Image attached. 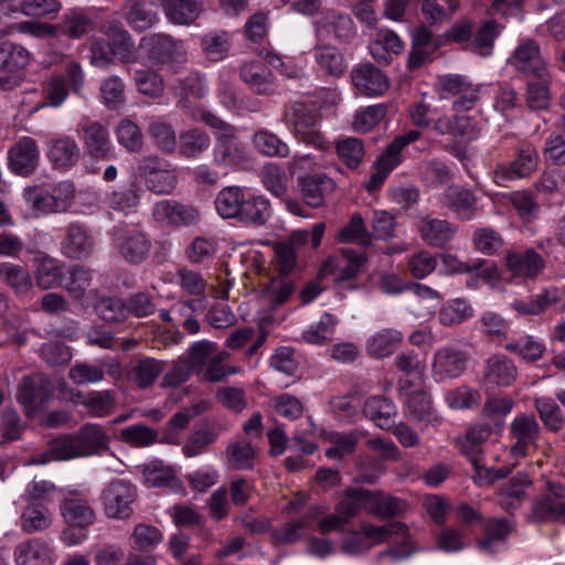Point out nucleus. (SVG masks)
<instances>
[{
  "label": "nucleus",
  "instance_id": "39",
  "mask_svg": "<svg viewBox=\"0 0 565 565\" xmlns=\"http://www.w3.org/2000/svg\"><path fill=\"white\" fill-rule=\"evenodd\" d=\"M308 232L299 231L292 234L287 243L278 244L276 247V256L274 266L280 276L288 275L297 266L296 245H300L307 241Z\"/></svg>",
  "mask_w": 565,
  "mask_h": 565
},
{
  "label": "nucleus",
  "instance_id": "64",
  "mask_svg": "<svg viewBox=\"0 0 565 565\" xmlns=\"http://www.w3.org/2000/svg\"><path fill=\"white\" fill-rule=\"evenodd\" d=\"M68 274L70 278L65 285L66 290L74 299L85 305L93 280V271L82 265H75L70 269Z\"/></svg>",
  "mask_w": 565,
  "mask_h": 565
},
{
  "label": "nucleus",
  "instance_id": "28",
  "mask_svg": "<svg viewBox=\"0 0 565 565\" xmlns=\"http://www.w3.org/2000/svg\"><path fill=\"white\" fill-rule=\"evenodd\" d=\"M95 247V243L87 230L79 224L67 227L66 236L62 243V253L73 259L88 257Z\"/></svg>",
  "mask_w": 565,
  "mask_h": 565
},
{
  "label": "nucleus",
  "instance_id": "43",
  "mask_svg": "<svg viewBox=\"0 0 565 565\" xmlns=\"http://www.w3.org/2000/svg\"><path fill=\"white\" fill-rule=\"evenodd\" d=\"M406 395L407 415L416 422L436 425L439 423V416L435 413L429 395L423 391L413 392Z\"/></svg>",
  "mask_w": 565,
  "mask_h": 565
},
{
  "label": "nucleus",
  "instance_id": "29",
  "mask_svg": "<svg viewBox=\"0 0 565 565\" xmlns=\"http://www.w3.org/2000/svg\"><path fill=\"white\" fill-rule=\"evenodd\" d=\"M60 510L66 524L77 530H87L96 520L94 509L82 498H66Z\"/></svg>",
  "mask_w": 565,
  "mask_h": 565
},
{
  "label": "nucleus",
  "instance_id": "61",
  "mask_svg": "<svg viewBox=\"0 0 565 565\" xmlns=\"http://www.w3.org/2000/svg\"><path fill=\"white\" fill-rule=\"evenodd\" d=\"M370 490L363 488H349L345 490L342 500L337 504V511L342 513L350 521L360 511L369 513Z\"/></svg>",
  "mask_w": 565,
  "mask_h": 565
},
{
  "label": "nucleus",
  "instance_id": "57",
  "mask_svg": "<svg viewBox=\"0 0 565 565\" xmlns=\"http://www.w3.org/2000/svg\"><path fill=\"white\" fill-rule=\"evenodd\" d=\"M148 135L163 152L173 153L178 141L173 127L163 118L153 117L148 122Z\"/></svg>",
  "mask_w": 565,
  "mask_h": 565
},
{
  "label": "nucleus",
  "instance_id": "17",
  "mask_svg": "<svg viewBox=\"0 0 565 565\" xmlns=\"http://www.w3.org/2000/svg\"><path fill=\"white\" fill-rule=\"evenodd\" d=\"M312 56L318 70L323 75L341 77L348 71L349 62L335 45L329 43L317 44L312 50Z\"/></svg>",
  "mask_w": 565,
  "mask_h": 565
},
{
  "label": "nucleus",
  "instance_id": "11",
  "mask_svg": "<svg viewBox=\"0 0 565 565\" xmlns=\"http://www.w3.org/2000/svg\"><path fill=\"white\" fill-rule=\"evenodd\" d=\"M13 559L15 565H54L56 555L51 542L32 537L15 546Z\"/></svg>",
  "mask_w": 565,
  "mask_h": 565
},
{
  "label": "nucleus",
  "instance_id": "13",
  "mask_svg": "<svg viewBox=\"0 0 565 565\" xmlns=\"http://www.w3.org/2000/svg\"><path fill=\"white\" fill-rule=\"evenodd\" d=\"M51 382L40 373L23 376L19 386L18 401L24 405L26 416L32 417L50 395Z\"/></svg>",
  "mask_w": 565,
  "mask_h": 565
},
{
  "label": "nucleus",
  "instance_id": "52",
  "mask_svg": "<svg viewBox=\"0 0 565 565\" xmlns=\"http://www.w3.org/2000/svg\"><path fill=\"white\" fill-rule=\"evenodd\" d=\"M211 146L210 136L198 128L182 131L179 135L178 149L182 157L186 159L198 158Z\"/></svg>",
  "mask_w": 565,
  "mask_h": 565
},
{
  "label": "nucleus",
  "instance_id": "51",
  "mask_svg": "<svg viewBox=\"0 0 565 565\" xmlns=\"http://www.w3.org/2000/svg\"><path fill=\"white\" fill-rule=\"evenodd\" d=\"M552 76L545 73L542 76L532 77L527 82L525 102L529 108L534 110L546 109L551 104Z\"/></svg>",
  "mask_w": 565,
  "mask_h": 565
},
{
  "label": "nucleus",
  "instance_id": "19",
  "mask_svg": "<svg viewBox=\"0 0 565 565\" xmlns=\"http://www.w3.org/2000/svg\"><path fill=\"white\" fill-rule=\"evenodd\" d=\"M489 198L494 204L510 203L519 217L524 222H531L540 214L541 206L529 190H518L508 193H490Z\"/></svg>",
  "mask_w": 565,
  "mask_h": 565
},
{
  "label": "nucleus",
  "instance_id": "16",
  "mask_svg": "<svg viewBox=\"0 0 565 565\" xmlns=\"http://www.w3.org/2000/svg\"><path fill=\"white\" fill-rule=\"evenodd\" d=\"M364 263L365 257L362 253H356L351 248H342L339 254L328 259L323 271L333 275L335 280H348L359 275Z\"/></svg>",
  "mask_w": 565,
  "mask_h": 565
},
{
  "label": "nucleus",
  "instance_id": "37",
  "mask_svg": "<svg viewBox=\"0 0 565 565\" xmlns=\"http://www.w3.org/2000/svg\"><path fill=\"white\" fill-rule=\"evenodd\" d=\"M127 23L137 32H143L159 22L157 12L142 0H127L122 7Z\"/></svg>",
  "mask_w": 565,
  "mask_h": 565
},
{
  "label": "nucleus",
  "instance_id": "21",
  "mask_svg": "<svg viewBox=\"0 0 565 565\" xmlns=\"http://www.w3.org/2000/svg\"><path fill=\"white\" fill-rule=\"evenodd\" d=\"M518 371L513 361L502 354L489 358L483 367L482 382L486 386H509L515 377Z\"/></svg>",
  "mask_w": 565,
  "mask_h": 565
},
{
  "label": "nucleus",
  "instance_id": "27",
  "mask_svg": "<svg viewBox=\"0 0 565 565\" xmlns=\"http://www.w3.org/2000/svg\"><path fill=\"white\" fill-rule=\"evenodd\" d=\"M422 239L429 246L441 247L452 239L457 226L446 220L422 217L417 223Z\"/></svg>",
  "mask_w": 565,
  "mask_h": 565
},
{
  "label": "nucleus",
  "instance_id": "46",
  "mask_svg": "<svg viewBox=\"0 0 565 565\" xmlns=\"http://www.w3.org/2000/svg\"><path fill=\"white\" fill-rule=\"evenodd\" d=\"M363 412L377 427L387 429L394 423L396 407L386 397L372 396L365 401Z\"/></svg>",
  "mask_w": 565,
  "mask_h": 565
},
{
  "label": "nucleus",
  "instance_id": "59",
  "mask_svg": "<svg viewBox=\"0 0 565 565\" xmlns=\"http://www.w3.org/2000/svg\"><path fill=\"white\" fill-rule=\"evenodd\" d=\"M118 438L135 448H147L157 443H161L159 433L143 424H134L122 428Z\"/></svg>",
  "mask_w": 565,
  "mask_h": 565
},
{
  "label": "nucleus",
  "instance_id": "3",
  "mask_svg": "<svg viewBox=\"0 0 565 565\" xmlns=\"http://www.w3.org/2000/svg\"><path fill=\"white\" fill-rule=\"evenodd\" d=\"M287 129L300 142L318 150L328 149V141L320 130L318 114L302 103H294L284 115Z\"/></svg>",
  "mask_w": 565,
  "mask_h": 565
},
{
  "label": "nucleus",
  "instance_id": "53",
  "mask_svg": "<svg viewBox=\"0 0 565 565\" xmlns=\"http://www.w3.org/2000/svg\"><path fill=\"white\" fill-rule=\"evenodd\" d=\"M96 23V17L83 9H71L63 15L61 28L65 35L79 39L84 36Z\"/></svg>",
  "mask_w": 565,
  "mask_h": 565
},
{
  "label": "nucleus",
  "instance_id": "45",
  "mask_svg": "<svg viewBox=\"0 0 565 565\" xmlns=\"http://www.w3.org/2000/svg\"><path fill=\"white\" fill-rule=\"evenodd\" d=\"M406 511V503L383 491H370L369 514L381 519H392Z\"/></svg>",
  "mask_w": 565,
  "mask_h": 565
},
{
  "label": "nucleus",
  "instance_id": "62",
  "mask_svg": "<svg viewBox=\"0 0 565 565\" xmlns=\"http://www.w3.org/2000/svg\"><path fill=\"white\" fill-rule=\"evenodd\" d=\"M531 484L525 473H518L500 490V504L505 510L518 508L525 497V489Z\"/></svg>",
  "mask_w": 565,
  "mask_h": 565
},
{
  "label": "nucleus",
  "instance_id": "31",
  "mask_svg": "<svg viewBox=\"0 0 565 565\" xmlns=\"http://www.w3.org/2000/svg\"><path fill=\"white\" fill-rule=\"evenodd\" d=\"M105 34L110 41L114 56H117L121 63L126 64L137 62L135 42L120 22L111 21L106 26Z\"/></svg>",
  "mask_w": 565,
  "mask_h": 565
},
{
  "label": "nucleus",
  "instance_id": "20",
  "mask_svg": "<svg viewBox=\"0 0 565 565\" xmlns=\"http://www.w3.org/2000/svg\"><path fill=\"white\" fill-rule=\"evenodd\" d=\"M84 457L77 434L64 435L50 443L47 450L34 457L30 463L45 465L53 460H70Z\"/></svg>",
  "mask_w": 565,
  "mask_h": 565
},
{
  "label": "nucleus",
  "instance_id": "6",
  "mask_svg": "<svg viewBox=\"0 0 565 565\" xmlns=\"http://www.w3.org/2000/svg\"><path fill=\"white\" fill-rule=\"evenodd\" d=\"M539 153L536 149L526 145L518 150L516 157L509 163L498 164L493 171V181L498 185L531 175L537 168Z\"/></svg>",
  "mask_w": 565,
  "mask_h": 565
},
{
  "label": "nucleus",
  "instance_id": "40",
  "mask_svg": "<svg viewBox=\"0 0 565 565\" xmlns=\"http://www.w3.org/2000/svg\"><path fill=\"white\" fill-rule=\"evenodd\" d=\"M270 216V203L262 195L245 192L238 221L245 224L263 225Z\"/></svg>",
  "mask_w": 565,
  "mask_h": 565
},
{
  "label": "nucleus",
  "instance_id": "9",
  "mask_svg": "<svg viewBox=\"0 0 565 565\" xmlns=\"http://www.w3.org/2000/svg\"><path fill=\"white\" fill-rule=\"evenodd\" d=\"M115 245L122 258L132 264L143 262L151 248L147 235L139 228L129 226L115 230Z\"/></svg>",
  "mask_w": 565,
  "mask_h": 565
},
{
  "label": "nucleus",
  "instance_id": "5",
  "mask_svg": "<svg viewBox=\"0 0 565 565\" xmlns=\"http://www.w3.org/2000/svg\"><path fill=\"white\" fill-rule=\"evenodd\" d=\"M136 488L128 481L115 480L102 492L104 514L108 519L127 520L132 513L136 500Z\"/></svg>",
  "mask_w": 565,
  "mask_h": 565
},
{
  "label": "nucleus",
  "instance_id": "15",
  "mask_svg": "<svg viewBox=\"0 0 565 565\" xmlns=\"http://www.w3.org/2000/svg\"><path fill=\"white\" fill-rule=\"evenodd\" d=\"M351 79L356 90L366 96L383 95L390 87L386 75L371 64L355 66Z\"/></svg>",
  "mask_w": 565,
  "mask_h": 565
},
{
  "label": "nucleus",
  "instance_id": "4",
  "mask_svg": "<svg viewBox=\"0 0 565 565\" xmlns=\"http://www.w3.org/2000/svg\"><path fill=\"white\" fill-rule=\"evenodd\" d=\"M138 174L149 191L171 194L178 184L177 168L157 156L143 158L138 164Z\"/></svg>",
  "mask_w": 565,
  "mask_h": 565
},
{
  "label": "nucleus",
  "instance_id": "26",
  "mask_svg": "<svg viewBox=\"0 0 565 565\" xmlns=\"http://www.w3.org/2000/svg\"><path fill=\"white\" fill-rule=\"evenodd\" d=\"M167 20L174 25H191L204 12L203 0H169L162 9Z\"/></svg>",
  "mask_w": 565,
  "mask_h": 565
},
{
  "label": "nucleus",
  "instance_id": "23",
  "mask_svg": "<svg viewBox=\"0 0 565 565\" xmlns=\"http://www.w3.org/2000/svg\"><path fill=\"white\" fill-rule=\"evenodd\" d=\"M394 364L402 376L398 381L401 392H407L423 382L426 365L418 354L401 352L394 359Z\"/></svg>",
  "mask_w": 565,
  "mask_h": 565
},
{
  "label": "nucleus",
  "instance_id": "55",
  "mask_svg": "<svg viewBox=\"0 0 565 565\" xmlns=\"http://www.w3.org/2000/svg\"><path fill=\"white\" fill-rule=\"evenodd\" d=\"M245 191L236 185L223 188L215 198L216 212L223 218H238Z\"/></svg>",
  "mask_w": 565,
  "mask_h": 565
},
{
  "label": "nucleus",
  "instance_id": "30",
  "mask_svg": "<svg viewBox=\"0 0 565 565\" xmlns=\"http://www.w3.org/2000/svg\"><path fill=\"white\" fill-rule=\"evenodd\" d=\"M443 200L460 220H471L478 211V199L471 191L459 185L447 188Z\"/></svg>",
  "mask_w": 565,
  "mask_h": 565
},
{
  "label": "nucleus",
  "instance_id": "12",
  "mask_svg": "<svg viewBox=\"0 0 565 565\" xmlns=\"http://www.w3.org/2000/svg\"><path fill=\"white\" fill-rule=\"evenodd\" d=\"M40 160V150L36 141L31 137L19 139L8 152L9 169L18 175L32 174Z\"/></svg>",
  "mask_w": 565,
  "mask_h": 565
},
{
  "label": "nucleus",
  "instance_id": "34",
  "mask_svg": "<svg viewBox=\"0 0 565 565\" xmlns=\"http://www.w3.org/2000/svg\"><path fill=\"white\" fill-rule=\"evenodd\" d=\"M403 333L399 330L385 328L373 333L366 341V352L376 359L392 355L403 342Z\"/></svg>",
  "mask_w": 565,
  "mask_h": 565
},
{
  "label": "nucleus",
  "instance_id": "8",
  "mask_svg": "<svg viewBox=\"0 0 565 565\" xmlns=\"http://www.w3.org/2000/svg\"><path fill=\"white\" fill-rule=\"evenodd\" d=\"M508 64L516 72L529 77L542 76L548 73L546 61L542 56L540 47L532 40L521 41L508 58Z\"/></svg>",
  "mask_w": 565,
  "mask_h": 565
},
{
  "label": "nucleus",
  "instance_id": "24",
  "mask_svg": "<svg viewBox=\"0 0 565 565\" xmlns=\"http://www.w3.org/2000/svg\"><path fill=\"white\" fill-rule=\"evenodd\" d=\"M77 131L90 156L105 158L108 154L110 150L108 131L102 124L83 119L78 124Z\"/></svg>",
  "mask_w": 565,
  "mask_h": 565
},
{
  "label": "nucleus",
  "instance_id": "48",
  "mask_svg": "<svg viewBox=\"0 0 565 565\" xmlns=\"http://www.w3.org/2000/svg\"><path fill=\"white\" fill-rule=\"evenodd\" d=\"M328 26L334 38L348 42L355 35L353 20L347 13L335 10H329L321 20L317 22V32L321 33V29Z\"/></svg>",
  "mask_w": 565,
  "mask_h": 565
},
{
  "label": "nucleus",
  "instance_id": "14",
  "mask_svg": "<svg viewBox=\"0 0 565 565\" xmlns=\"http://www.w3.org/2000/svg\"><path fill=\"white\" fill-rule=\"evenodd\" d=\"M152 214L157 222L173 226H189L199 220V212L195 207L171 200L157 202Z\"/></svg>",
  "mask_w": 565,
  "mask_h": 565
},
{
  "label": "nucleus",
  "instance_id": "22",
  "mask_svg": "<svg viewBox=\"0 0 565 565\" xmlns=\"http://www.w3.org/2000/svg\"><path fill=\"white\" fill-rule=\"evenodd\" d=\"M508 269L516 277L534 279L545 268V260L533 248L524 253L509 252L505 255Z\"/></svg>",
  "mask_w": 565,
  "mask_h": 565
},
{
  "label": "nucleus",
  "instance_id": "50",
  "mask_svg": "<svg viewBox=\"0 0 565 565\" xmlns=\"http://www.w3.org/2000/svg\"><path fill=\"white\" fill-rule=\"evenodd\" d=\"M420 132L418 130H409L404 135L397 136L386 148V150L379 157L375 162L376 167L390 172L402 162V150L409 143L418 140Z\"/></svg>",
  "mask_w": 565,
  "mask_h": 565
},
{
  "label": "nucleus",
  "instance_id": "2",
  "mask_svg": "<svg viewBox=\"0 0 565 565\" xmlns=\"http://www.w3.org/2000/svg\"><path fill=\"white\" fill-rule=\"evenodd\" d=\"M365 542L370 548L390 541L394 545L381 552L376 556L380 565H391L411 557L416 552V545L408 526L402 522H391L383 525H374L370 522L361 524Z\"/></svg>",
  "mask_w": 565,
  "mask_h": 565
},
{
  "label": "nucleus",
  "instance_id": "25",
  "mask_svg": "<svg viewBox=\"0 0 565 565\" xmlns=\"http://www.w3.org/2000/svg\"><path fill=\"white\" fill-rule=\"evenodd\" d=\"M467 358L458 350L439 349L434 354L433 373L438 380L458 377L466 370Z\"/></svg>",
  "mask_w": 565,
  "mask_h": 565
},
{
  "label": "nucleus",
  "instance_id": "10",
  "mask_svg": "<svg viewBox=\"0 0 565 565\" xmlns=\"http://www.w3.org/2000/svg\"><path fill=\"white\" fill-rule=\"evenodd\" d=\"M511 439V454L514 457H524L536 447L541 434L539 422L533 415L521 414L513 418L509 427Z\"/></svg>",
  "mask_w": 565,
  "mask_h": 565
},
{
  "label": "nucleus",
  "instance_id": "35",
  "mask_svg": "<svg viewBox=\"0 0 565 565\" xmlns=\"http://www.w3.org/2000/svg\"><path fill=\"white\" fill-rule=\"evenodd\" d=\"M299 183L307 204L312 207L322 206L324 196L335 188L333 180L326 174L299 175Z\"/></svg>",
  "mask_w": 565,
  "mask_h": 565
},
{
  "label": "nucleus",
  "instance_id": "44",
  "mask_svg": "<svg viewBox=\"0 0 565 565\" xmlns=\"http://www.w3.org/2000/svg\"><path fill=\"white\" fill-rule=\"evenodd\" d=\"M84 457L98 455L109 447V436L98 424H86L77 433Z\"/></svg>",
  "mask_w": 565,
  "mask_h": 565
},
{
  "label": "nucleus",
  "instance_id": "41",
  "mask_svg": "<svg viewBox=\"0 0 565 565\" xmlns=\"http://www.w3.org/2000/svg\"><path fill=\"white\" fill-rule=\"evenodd\" d=\"M491 428L487 425L471 427L463 438L458 440L461 452L471 461L475 469H479L482 445L490 438Z\"/></svg>",
  "mask_w": 565,
  "mask_h": 565
},
{
  "label": "nucleus",
  "instance_id": "49",
  "mask_svg": "<svg viewBox=\"0 0 565 565\" xmlns=\"http://www.w3.org/2000/svg\"><path fill=\"white\" fill-rule=\"evenodd\" d=\"M252 145L265 157L287 158L290 154L288 143L268 129H258L255 131L252 137Z\"/></svg>",
  "mask_w": 565,
  "mask_h": 565
},
{
  "label": "nucleus",
  "instance_id": "63",
  "mask_svg": "<svg viewBox=\"0 0 565 565\" xmlns=\"http://www.w3.org/2000/svg\"><path fill=\"white\" fill-rule=\"evenodd\" d=\"M335 151L338 158L349 169H356L365 156V149L362 141L355 137H342L335 141Z\"/></svg>",
  "mask_w": 565,
  "mask_h": 565
},
{
  "label": "nucleus",
  "instance_id": "58",
  "mask_svg": "<svg viewBox=\"0 0 565 565\" xmlns=\"http://www.w3.org/2000/svg\"><path fill=\"white\" fill-rule=\"evenodd\" d=\"M535 409L544 424L552 431H559L565 426V416L551 396H537L534 398Z\"/></svg>",
  "mask_w": 565,
  "mask_h": 565
},
{
  "label": "nucleus",
  "instance_id": "38",
  "mask_svg": "<svg viewBox=\"0 0 565 565\" xmlns=\"http://www.w3.org/2000/svg\"><path fill=\"white\" fill-rule=\"evenodd\" d=\"M140 188L136 182L108 192L105 196V204L109 210L130 214L136 212L140 201Z\"/></svg>",
  "mask_w": 565,
  "mask_h": 565
},
{
  "label": "nucleus",
  "instance_id": "1",
  "mask_svg": "<svg viewBox=\"0 0 565 565\" xmlns=\"http://www.w3.org/2000/svg\"><path fill=\"white\" fill-rule=\"evenodd\" d=\"M181 107L194 121H202L214 129L213 163L230 169L241 167L249 161V153L236 136V129L216 114L202 107H191L186 98H182Z\"/></svg>",
  "mask_w": 565,
  "mask_h": 565
},
{
  "label": "nucleus",
  "instance_id": "56",
  "mask_svg": "<svg viewBox=\"0 0 565 565\" xmlns=\"http://www.w3.org/2000/svg\"><path fill=\"white\" fill-rule=\"evenodd\" d=\"M31 53L22 45L3 42L0 44V71L14 73L30 64Z\"/></svg>",
  "mask_w": 565,
  "mask_h": 565
},
{
  "label": "nucleus",
  "instance_id": "33",
  "mask_svg": "<svg viewBox=\"0 0 565 565\" xmlns=\"http://www.w3.org/2000/svg\"><path fill=\"white\" fill-rule=\"evenodd\" d=\"M34 276L41 289H51L62 284L65 275L64 265L49 255H40L34 259Z\"/></svg>",
  "mask_w": 565,
  "mask_h": 565
},
{
  "label": "nucleus",
  "instance_id": "36",
  "mask_svg": "<svg viewBox=\"0 0 565 565\" xmlns=\"http://www.w3.org/2000/svg\"><path fill=\"white\" fill-rule=\"evenodd\" d=\"M54 520L53 511L42 503L31 502L20 516V527L23 532L32 534L43 532L51 527Z\"/></svg>",
  "mask_w": 565,
  "mask_h": 565
},
{
  "label": "nucleus",
  "instance_id": "47",
  "mask_svg": "<svg viewBox=\"0 0 565 565\" xmlns=\"http://www.w3.org/2000/svg\"><path fill=\"white\" fill-rule=\"evenodd\" d=\"M365 436V433L360 429H354L348 434L330 431L324 436V440L330 443L331 446L326 450V456L330 459H342L351 455L356 446V443Z\"/></svg>",
  "mask_w": 565,
  "mask_h": 565
},
{
  "label": "nucleus",
  "instance_id": "32",
  "mask_svg": "<svg viewBox=\"0 0 565 565\" xmlns=\"http://www.w3.org/2000/svg\"><path fill=\"white\" fill-rule=\"evenodd\" d=\"M241 78L256 94L271 95L275 92L271 72L258 62L244 63L241 67Z\"/></svg>",
  "mask_w": 565,
  "mask_h": 565
},
{
  "label": "nucleus",
  "instance_id": "42",
  "mask_svg": "<svg viewBox=\"0 0 565 565\" xmlns=\"http://www.w3.org/2000/svg\"><path fill=\"white\" fill-rule=\"evenodd\" d=\"M369 49L374 60L387 63L392 54H399L404 50V43L395 32L380 29Z\"/></svg>",
  "mask_w": 565,
  "mask_h": 565
},
{
  "label": "nucleus",
  "instance_id": "54",
  "mask_svg": "<svg viewBox=\"0 0 565 565\" xmlns=\"http://www.w3.org/2000/svg\"><path fill=\"white\" fill-rule=\"evenodd\" d=\"M475 310L465 298H455L445 302L438 312V320L445 327L458 326L472 318Z\"/></svg>",
  "mask_w": 565,
  "mask_h": 565
},
{
  "label": "nucleus",
  "instance_id": "7",
  "mask_svg": "<svg viewBox=\"0 0 565 565\" xmlns=\"http://www.w3.org/2000/svg\"><path fill=\"white\" fill-rule=\"evenodd\" d=\"M140 49H146L149 57L159 63L181 64L185 61V49L182 41L167 34H151L140 40Z\"/></svg>",
  "mask_w": 565,
  "mask_h": 565
},
{
  "label": "nucleus",
  "instance_id": "18",
  "mask_svg": "<svg viewBox=\"0 0 565 565\" xmlns=\"http://www.w3.org/2000/svg\"><path fill=\"white\" fill-rule=\"evenodd\" d=\"M434 130L439 135H449L457 140H475L480 134L477 120L468 115L440 117L434 124Z\"/></svg>",
  "mask_w": 565,
  "mask_h": 565
},
{
  "label": "nucleus",
  "instance_id": "60",
  "mask_svg": "<svg viewBox=\"0 0 565 565\" xmlns=\"http://www.w3.org/2000/svg\"><path fill=\"white\" fill-rule=\"evenodd\" d=\"M437 47L433 33L425 26L416 29L413 33V50L409 54L408 65L416 68L422 65L425 58Z\"/></svg>",
  "mask_w": 565,
  "mask_h": 565
}]
</instances>
